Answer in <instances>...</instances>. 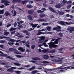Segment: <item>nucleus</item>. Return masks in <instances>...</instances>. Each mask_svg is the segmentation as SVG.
Wrapping results in <instances>:
<instances>
[{"label":"nucleus","mask_w":74,"mask_h":74,"mask_svg":"<svg viewBox=\"0 0 74 74\" xmlns=\"http://www.w3.org/2000/svg\"><path fill=\"white\" fill-rule=\"evenodd\" d=\"M10 34V33L8 32H4V35L5 36H7L8 34Z\"/></svg>","instance_id":"nucleus-23"},{"label":"nucleus","mask_w":74,"mask_h":74,"mask_svg":"<svg viewBox=\"0 0 74 74\" xmlns=\"http://www.w3.org/2000/svg\"><path fill=\"white\" fill-rule=\"evenodd\" d=\"M43 52H44V53H46L47 52V50L46 49L43 50Z\"/></svg>","instance_id":"nucleus-54"},{"label":"nucleus","mask_w":74,"mask_h":74,"mask_svg":"<svg viewBox=\"0 0 74 74\" xmlns=\"http://www.w3.org/2000/svg\"><path fill=\"white\" fill-rule=\"evenodd\" d=\"M38 24H34L33 23H31L30 24L31 26H32V27H33V28H31L30 29H27V30L28 31H29V32H30L32 31V30H34V29L35 28V27H36L37 26V25H38Z\"/></svg>","instance_id":"nucleus-2"},{"label":"nucleus","mask_w":74,"mask_h":74,"mask_svg":"<svg viewBox=\"0 0 74 74\" xmlns=\"http://www.w3.org/2000/svg\"><path fill=\"white\" fill-rule=\"evenodd\" d=\"M4 42H5V41L4 40H1L0 41L1 43H4Z\"/></svg>","instance_id":"nucleus-59"},{"label":"nucleus","mask_w":74,"mask_h":74,"mask_svg":"<svg viewBox=\"0 0 74 74\" xmlns=\"http://www.w3.org/2000/svg\"><path fill=\"white\" fill-rule=\"evenodd\" d=\"M11 26V24H8L7 25L6 27H10V26Z\"/></svg>","instance_id":"nucleus-50"},{"label":"nucleus","mask_w":74,"mask_h":74,"mask_svg":"<svg viewBox=\"0 0 74 74\" xmlns=\"http://www.w3.org/2000/svg\"><path fill=\"white\" fill-rule=\"evenodd\" d=\"M58 23V24H60L61 25H62L63 26H65L66 24H65V23L66 24V25H71V23H68L67 22H64L63 21H58L57 22Z\"/></svg>","instance_id":"nucleus-1"},{"label":"nucleus","mask_w":74,"mask_h":74,"mask_svg":"<svg viewBox=\"0 0 74 74\" xmlns=\"http://www.w3.org/2000/svg\"><path fill=\"white\" fill-rule=\"evenodd\" d=\"M15 33V31L12 32H11V34H13L14 33Z\"/></svg>","instance_id":"nucleus-61"},{"label":"nucleus","mask_w":74,"mask_h":74,"mask_svg":"<svg viewBox=\"0 0 74 74\" xmlns=\"http://www.w3.org/2000/svg\"><path fill=\"white\" fill-rule=\"evenodd\" d=\"M43 45H44L45 47H48V45L46 44V43L44 42L43 43Z\"/></svg>","instance_id":"nucleus-34"},{"label":"nucleus","mask_w":74,"mask_h":74,"mask_svg":"<svg viewBox=\"0 0 74 74\" xmlns=\"http://www.w3.org/2000/svg\"><path fill=\"white\" fill-rule=\"evenodd\" d=\"M72 3V1H69L67 2V3Z\"/></svg>","instance_id":"nucleus-62"},{"label":"nucleus","mask_w":74,"mask_h":74,"mask_svg":"<svg viewBox=\"0 0 74 74\" xmlns=\"http://www.w3.org/2000/svg\"><path fill=\"white\" fill-rule=\"evenodd\" d=\"M32 59H34V60H40V58L38 57H36V58H32Z\"/></svg>","instance_id":"nucleus-25"},{"label":"nucleus","mask_w":74,"mask_h":74,"mask_svg":"<svg viewBox=\"0 0 74 74\" xmlns=\"http://www.w3.org/2000/svg\"><path fill=\"white\" fill-rule=\"evenodd\" d=\"M13 69H16V68H15L14 67H12L10 68V69H8L7 70V71H10V72H12V71L14 70Z\"/></svg>","instance_id":"nucleus-8"},{"label":"nucleus","mask_w":74,"mask_h":74,"mask_svg":"<svg viewBox=\"0 0 74 74\" xmlns=\"http://www.w3.org/2000/svg\"><path fill=\"white\" fill-rule=\"evenodd\" d=\"M60 40H62V39L60 38H58V39H56V40L53 42V43L55 44H58V43L59 41Z\"/></svg>","instance_id":"nucleus-5"},{"label":"nucleus","mask_w":74,"mask_h":74,"mask_svg":"<svg viewBox=\"0 0 74 74\" xmlns=\"http://www.w3.org/2000/svg\"><path fill=\"white\" fill-rule=\"evenodd\" d=\"M40 18H44L45 16V14H41L40 15Z\"/></svg>","instance_id":"nucleus-29"},{"label":"nucleus","mask_w":74,"mask_h":74,"mask_svg":"<svg viewBox=\"0 0 74 74\" xmlns=\"http://www.w3.org/2000/svg\"><path fill=\"white\" fill-rule=\"evenodd\" d=\"M50 11H52V12H56V10H50Z\"/></svg>","instance_id":"nucleus-48"},{"label":"nucleus","mask_w":74,"mask_h":74,"mask_svg":"<svg viewBox=\"0 0 74 74\" xmlns=\"http://www.w3.org/2000/svg\"><path fill=\"white\" fill-rule=\"evenodd\" d=\"M14 65H15V66H21V64L19 63L14 62Z\"/></svg>","instance_id":"nucleus-22"},{"label":"nucleus","mask_w":74,"mask_h":74,"mask_svg":"<svg viewBox=\"0 0 74 74\" xmlns=\"http://www.w3.org/2000/svg\"><path fill=\"white\" fill-rule=\"evenodd\" d=\"M42 63H44L45 64H46L47 63H49V62H48V61H43L42 62Z\"/></svg>","instance_id":"nucleus-43"},{"label":"nucleus","mask_w":74,"mask_h":74,"mask_svg":"<svg viewBox=\"0 0 74 74\" xmlns=\"http://www.w3.org/2000/svg\"><path fill=\"white\" fill-rule=\"evenodd\" d=\"M16 56L17 58H21L22 56H21L16 55Z\"/></svg>","instance_id":"nucleus-63"},{"label":"nucleus","mask_w":74,"mask_h":74,"mask_svg":"<svg viewBox=\"0 0 74 74\" xmlns=\"http://www.w3.org/2000/svg\"><path fill=\"white\" fill-rule=\"evenodd\" d=\"M44 72L45 73H46L47 74H57L56 73H54V72H55V71H53V72H51L50 71V72H47L46 71V70L44 71Z\"/></svg>","instance_id":"nucleus-7"},{"label":"nucleus","mask_w":74,"mask_h":74,"mask_svg":"<svg viewBox=\"0 0 74 74\" xmlns=\"http://www.w3.org/2000/svg\"><path fill=\"white\" fill-rule=\"evenodd\" d=\"M48 45H49V47L50 48H52L53 46L54 43L52 42H50L49 43H47Z\"/></svg>","instance_id":"nucleus-6"},{"label":"nucleus","mask_w":74,"mask_h":74,"mask_svg":"<svg viewBox=\"0 0 74 74\" xmlns=\"http://www.w3.org/2000/svg\"><path fill=\"white\" fill-rule=\"evenodd\" d=\"M15 73H16V74H20V71H15Z\"/></svg>","instance_id":"nucleus-52"},{"label":"nucleus","mask_w":74,"mask_h":74,"mask_svg":"<svg viewBox=\"0 0 74 74\" xmlns=\"http://www.w3.org/2000/svg\"><path fill=\"white\" fill-rule=\"evenodd\" d=\"M40 39L41 40H44L45 39V37L44 36H42L40 37Z\"/></svg>","instance_id":"nucleus-35"},{"label":"nucleus","mask_w":74,"mask_h":74,"mask_svg":"<svg viewBox=\"0 0 74 74\" xmlns=\"http://www.w3.org/2000/svg\"><path fill=\"white\" fill-rule=\"evenodd\" d=\"M58 13H59L60 15H63L64 14V12H60L59 11H58Z\"/></svg>","instance_id":"nucleus-28"},{"label":"nucleus","mask_w":74,"mask_h":74,"mask_svg":"<svg viewBox=\"0 0 74 74\" xmlns=\"http://www.w3.org/2000/svg\"><path fill=\"white\" fill-rule=\"evenodd\" d=\"M43 45V43H42V45H38V47L39 48H40L42 49H43V48L42 47H41V46H42Z\"/></svg>","instance_id":"nucleus-37"},{"label":"nucleus","mask_w":74,"mask_h":74,"mask_svg":"<svg viewBox=\"0 0 74 74\" xmlns=\"http://www.w3.org/2000/svg\"><path fill=\"white\" fill-rule=\"evenodd\" d=\"M16 28H13L12 27V28H10L9 30L10 31H12L13 30H16Z\"/></svg>","instance_id":"nucleus-26"},{"label":"nucleus","mask_w":74,"mask_h":74,"mask_svg":"<svg viewBox=\"0 0 74 74\" xmlns=\"http://www.w3.org/2000/svg\"><path fill=\"white\" fill-rule=\"evenodd\" d=\"M10 41H11V42H15V40L11 39L10 40Z\"/></svg>","instance_id":"nucleus-41"},{"label":"nucleus","mask_w":74,"mask_h":74,"mask_svg":"<svg viewBox=\"0 0 74 74\" xmlns=\"http://www.w3.org/2000/svg\"><path fill=\"white\" fill-rule=\"evenodd\" d=\"M46 10H43V11H42L41 10H39L37 12H38V13H40V12H44V11H46Z\"/></svg>","instance_id":"nucleus-33"},{"label":"nucleus","mask_w":74,"mask_h":74,"mask_svg":"<svg viewBox=\"0 0 74 74\" xmlns=\"http://www.w3.org/2000/svg\"><path fill=\"white\" fill-rule=\"evenodd\" d=\"M27 8H32L33 7V6L30 5H27Z\"/></svg>","instance_id":"nucleus-24"},{"label":"nucleus","mask_w":74,"mask_h":74,"mask_svg":"<svg viewBox=\"0 0 74 74\" xmlns=\"http://www.w3.org/2000/svg\"><path fill=\"white\" fill-rule=\"evenodd\" d=\"M44 34V33L42 32H41V31L38 30V32L37 36H39V35H40L41 34Z\"/></svg>","instance_id":"nucleus-17"},{"label":"nucleus","mask_w":74,"mask_h":74,"mask_svg":"<svg viewBox=\"0 0 74 74\" xmlns=\"http://www.w3.org/2000/svg\"><path fill=\"white\" fill-rule=\"evenodd\" d=\"M4 11V10H0V14H3Z\"/></svg>","instance_id":"nucleus-31"},{"label":"nucleus","mask_w":74,"mask_h":74,"mask_svg":"<svg viewBox=\"0 0 74 74\" xmlns=\"http://www.w3.org/2000/svg\"><path fill=\"white\" fill-rule=\"evenodd\" d=\"M5 3H10V1L7 0H5Z\"/></svg>","instance_id":"nucleus-58"},{"label":"nucleus","mask_w":74,"mask_h":74,"mask_svg":"<svg viewBox=\"0 0 74 74\" xmlns=\"http://www.w3.org/2000/svg\"><path fill=\"white\" fill-rule=\"evenodd\" d=\"M43 57L44 59H46L47 60L49 58V56L47 55H43Z\"/></svg>","instance_id":"nucleus-13"},{"label":"nucleus","mask_w":74,"mask_h":74,"mask_svg":"<svg viewBox=\"0 0 74 74\" xmlns=\"http://www.w3.org/2000/svg\"><path fill=\"white\" fill-rule=\"evenodd\" d=\"M48 52L49 53H55V50L54 49L53 50H50V51H49Z\"/></svg>","instance_id":"nucleus-20"},{"label":"nucleus","mask_w":74,"mask_h":74,"mask_svg":"<svg viewBox=\"0 0 74 74\" xmlns=\"http://www.w3.org/2000/svg\"><path fill=\"white\" fill-rule=\"evenodd\" d=\"M5 0H2L1 1V3H5Z\"/></svg>","instance_id":"nucleus-64"},{"label":"nucleus","mask_w":74,"mask_h":74,"mask_svg":"<svg viewBox=\"0 0 74 74\" xmlns=\"http://www.w3.org/2000/svg\"><path fill=\"white\" fill-rule=\"evenodd\" d=\"M24 37L23 36L20 35L18 37H19V38H23Z\"/></svg>","instance_id":"nucleus-55"},{"label":"nucleus","mask_w":74,"mask_h":74,"mask_svg":"<svg viewBox=\"0 0 74 74\" xmlns=\"http://www.w3.org/2000/svg\"><path fill=\"white\" fill-rule=\"evenodd\" d=\"M8 44L9 45H10L11 46H12V45H14V42H8Z\"/></svg>","instance_id":"nucleus-27"},{"label":"nucleus","mask_w":74,"mask_h":74,"mask_svg":"<svg viewBox=\"0 0 74 74\" xmlns=\"http://www.w3.org/2000/svg\"><path fill=\"white\" fill-rule=\"evenodd\" d=\"M25 34L26 35H29V34H30V32H29L27 31Z\"/></svg>","instance_id":"nucleus-47"},{"label":"nucleus","mask_w":74,"mask_h":74,"mask_svg":"<svg viewBox=\"0 0 74 74\" xmlns=\"http://www.w3.org/2000/svg\"><path fill=\"white\" fill-rule=\"evenodd\" d=\"M37 71H32V73H33V74H36V73H37Z\"/></svg>","instance_id":"nucleus-40"},{"label":"nucleus","mask_w":74,"mask_h":74,"mask_svg":"<svg viewBox=\"0 0 74 74\" xmlns=\"http://www.w3.org/2000/svg\"><path fill=\"white\" fill-rule=\"evenodd\" d=\"M27 18L29 20H30V21H32L33 20V17L31 15H28L27 16Z\"/></svg>","instance_id":"nucleus-16"},{"label":"nucleus","mask_w":74,"mask_h":74,"mask_svg":"<svg viewBox=\"0 0 74 74\" xmlns=\"http://www.w3.org/2000/svg\"><path fill=\"white\" fill-rule=\"evenodd\" d=\"M16 15V11L15 10L14 11V14L13 15V16H15Z\"/></svg>","instance_id":"nucleus-36"},{"label":"nucleus","mask_w":74,"mask_h":74,"mask_svg":"<svg viewBox=\"0 0 74 74\" xmlns=\"http://www.w3.org/2000/svg\"><path fill=\"white\" fill-rule=\"evenodd\" d=\"M25 44L26 46V47H28V48H29V47H30V45H29V44H27V43H25Z\"/></svg>","instance_id":"nucleus-53"},{"label":"nucleus","mask_w":74,"mask_h":74,"mask_svg":"<svg viewBox=\"0 0 74 74\" xmlns=\"http://www.w3.org/2000/svg\"><path fill=\"white\" fill-rule=\"evenodd\" d=\"M35 46L34 45H32L31 46V49H34V48H35Z\"/></svg>","instance_id":"nucleus-38"},{"label":"nucleus","mask_w":74,"mask_h":74,"mask_svg":"<svg viewBox=\"0 0 74 74\" xmlns=\"http://www.w3.org/2000/svg\"><path fill=\"white\" fill-rule=\"evenodd\" d=\"M62 3L65 4V3H67V1H66V0H63L62 1Z\"/></svg>","instance_id":"nucleus-46"},{"label":"nucleus","mask_w":74,"mask_h":74,"mask_svg":"<svg viewBox=\"0 0 74 74\" xmlns=\"http://www.w3.org/2000/svg\"><path fill=\"white\" fill-rule=\"evenodd\" d=\"M21 1V0H16L15 1V2L16 3H19Z\"/></svg>","instance_id":"nucleus-45"},{"label":"nucleus","mask_w":74,"mask_h":74,"mask_svg":"<svg viewBox=\"0 0 74 74\" xmlns=\"http://www.w3.org/2000/svg\"><path fill=\"white\" fill-rule=\"evenodd\" d=\"M19 27H20V28H22L23 27V26L22 25H18Z\"/></svg>","instance_id":"nucleus-60"},{"label":"nucleus","mask_w":74,"mask_h":74,"mask_svg":"<svg viewBox=\"0 0 74 74\" xmlns=\"http://www.w3.org/2000/svg\"><path fill=\"white\" fill-rule=\"evenodd\" d=\"M69 30L70 33H72L74 31V27H71V29H69Z\"/></svg>","instance_id":"nucleus-12"},{"label":"nucleus","mask_w":74,"mask_h":74,"mask_svg":"<svg viewBox=\"0 0 74 74\" xmlns=\"http://www.w3.org/2000/svg\"><path fill=\"white\" fill-rule=\"evenodd\" d=\"M2 56H5V57L6 58H8V59H10L11 60H15L14 58H12L10 56H8V55L7 54H3L2 55Z\"/></svg>","instance_id":"nucleus-3"},{"label":"nucleus","mask_w":74,"mask_h":74,"mask_svg":"<svg viewBox=\"0 0 74 74\" xmlns=\"http://www.w3.org/2000/svg\"><path fill=\"white\" fill-rule=\"evenodd\" d=\"M0 47L2 48H3V47H4V45H0Z\"/></svg>","instance_id":"nucleus-57"},{"label":"nucleus","mask_w":74,"mask_h":74,"mask_svg":"<svg viewBox=\"0 0 74 74\" xmlns=\"http://www.w3.org/2000/svg\"><path fill=\"white\" fill-rule=\"evenodd\" d=\"M58 35H59L61 37H63V35L62 33H59Z\"/></svg>","instance_id":"nucleus-39"},{"label":"nucleus","mask_w":74,"mask_h":74,"mask_svg":"<svg viewBox=\"0 0 74 74\" xmlns=\"http://www.w3.org/2000/svg\"><path fill=\"white\" fill-rule=\"evenodd\" d=\"M47 71H54L56 70V69H46Z\"/></svg>","instance_id":"nucleus-21"},{"label":"nucleus","mask_w":74,"mask_h":74,"mask_svg":"<svg viewBox=\"0 0 74 74\" xmlns=\"http://www.w3.org/2000/svg\"><path fill=\"white\" fill-rule=\"evenodd\" d=\"M61 7H62V5H61L60 4H59L58 5H56L55 6V7L57 8H60Z\"/></svg>","instance_id":"nucleus-18"},{"label":"nucleus","mask_w":74,"mask_h":74,"mask_svg":"<svg viewBox=\"0 0 74 74\" xmlns=\"http://www.w3.org/2000/svg\"><path fill=\"white\" fill-rule=\"evenodd\" d=\"M48 24L47 23H43L42 24V25H44V26H46Z\"/></svg>","instance_id":"nucleus-51"},{"label":"nucleus","mask_w":74,"mask_h":74,"mask_svg":"<svg viewBox=\"0 0 74 74\" xmlns=\"http://www.w3.org/2000/svg\"><path fill=\"white\" fill-rule=\"evenodd\" d=\"M18 50H19V51H22V52H23L25 51V49H23V47H19L18 48Z\"/></svg>","instance_id":"nucleus-11"},{"label":"nucleus","mask_w":74,"mask_h":74,"mask_svg":"<svg viewBox=\"0 0 74 74\" xmlns=\"http://www.w3.org/2000/svg\"><path fill=\"white\" fill-rule=\"evenodd\" d=\"M28 13L30 15H32L34 13V10H29L28 12Z\"/></svg>","instance_id":"nucleus-9"},{"label":"nucleus","mask_w":74,"mask_h":74,"mask_svg":"<svg viewBox=\"0 0 74 74\" xmlns=\"http://www.w3.org/2000/svg\"><path fill=\"white\" fill-rule=\"evenodd\" d=\"M5 16H8V15H10V13L8 11H6L5 13Z\"/></svg>","instance_id":"nucleus-19"},{"label":"nucleus","mask_w":74,"mask_h":74,"mask_svg":"<svg viewBox=\"0 0 74 74\" xmlns=\"http://www.w3.org/2000/svg\"><path fill=\"white\" fill-rule=\"evenodd\" d=\"M61 29V27L60 26H58L57 27H56L53 28L54 30H60Z\"/></svg>","instance_id":"nucleus-14"},{"label":"nucleus","mask_w":74,"mask_h":74,"mask_svg":"<svg viewBox=\"0 0 74 74\" xmlns=\"http://www.w3.org/2000/svg\"><path fill=\"white\" fill-rule=\"evenodd\" d=\"M58 47V45H56L54 44L53 45V47L56 48V47Z\"/></svg>","instance_id":"nucleus-42"},{"label":"nucleus","mask_w":74,"mask_h":74,"mask_svg":"<svg viewBox=\"0 0 74 74\" xmlns=\"http://www.w3.org/2000/svg\"><path fill=\"white\" fill-rule=\"evenodd\" d=\"M53 62H62V60L55 59L52 60Z\"/></svg>","instance_id":"nucleus-15"},{"label":"nucleus","mask_w":74,"mask_h":74,"mask_svg":"<svg viewBox=\"0 0 74 74\" xmlns=\"http://www.w3.org/2000/svg\"><path fill=\"white\" fill-rule=\"evenodd\" d=\"M47 29L49 31V30H51V27H48L47 28Z\"/></svg>","instance_id":"nucleus-44"},{"label":"nucleus","mask_w":74,"mask_h":74,"mask_svg":"<svg viewBox=\"0 0 74 74\" xmlns=\"http://www.w3.org/2000/svg\"><path fill=\"white\" fill-rule=\"evenodd\" d=\"M9 51H11V52H14V53L15 54H18V52L16 51V50L14 49L10 48L9 49Z\"/></svg>","instance_id":"nucleus-4"},{"label":"nucleus","mask_w":74,"mask_h":74,"mask_svg":"<svg viewBox=\"0 0 74 74\" xmlns=\"http://www.w3.org/2000/svg\"><path fill=\"white\" fill-rule=\"evenodd\" d=\"M70 67L69 66H67V67H65L64 68H63V66H60V67H58V69H70Z\"/></svg>","instance_id":"nucleus-10"},{"label":"nucleus","mask_w":74,"mask_h":74,"mask_svg":"<svg viewBox=\"0 0 74 74\" xmlns=\"http://www.w3.org/2000/svg\"><path fill=\"white\" fill-rule=\"evenodd\" d=\"M38 21H39V22H43L45 21V20L43 18H41L38 20Z\"/></svg>","instance_id":"nucleus-32"},{"label":"nucleus","mask_w":74,"mask_h":74,"mask_svg":"<svg viewBox=\"0 0 74 74\" xmlns=\"http://www.w3.org/2000/svg\"><path fill=\"white\" fill-rule=\"evenodd\" d=\"M16 25H17V23H16V22H15L14 24V27H16Z\"/></svg>","instance_id":"nucleus-49"},{"label":"nucleus","mask_w":74,"mask_h":74,"mask_svg":"<svg viewBox=\"0 0 74 74\" xmlns=\"http://www.w3.org/2000/svg\"><path fill=\"white\" fill-rule=\"evenodd\" d=\"M61 5H62V6H64L66 5V4H65L64 3H63V2L61 3Z\"/></svg>","instance_id":"nucleus-56"},{"label":"nucleus","mask_w":74,"mask_h":74,"mask_svg":"<svg viewBox=\"0 0 74 74\" xmlns=\"http://www.w3.org/2000/svg\"><path fill=\"white\" fill-rule=\"evenodd\" d=\"M32 67L31 68L29 69V70H34L35 69H36V66H32Z\"/></svg>","instance_id":"nucleus-30"}]
</instances>
